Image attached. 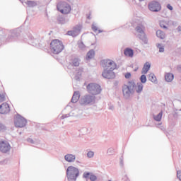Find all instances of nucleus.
I'll return each mask as SVG.
<instances>
[{
	"instance_id": "obj_1",
	"label": "nucleus",
	"mask_w": 181,
	"mask_h": 181,
	"mask_svg": "<svg viewBox=\"0 0 181 181\" xmlns=\"http://www.w3.org/2000/svg\"><path fill=\"white\" fill-rule=\"evenodd\" d=\"M50 50L53 54H59L64 50V45L60 40H53L49 45Z\"/></svg>"
},
{
	"instance_id": "obj_2",
	"label": "nucleus",
	"mask_w": 181,
	"mask_h": 181,
	"mask_svg": "<svg viewBox=\"0 0 181 181\" xmlns=\"http://www.w3.org/2000/svg\"><path fill=\"white\" fill-rule=\"evenodd\" d=\"M57 9L64 15H67L71 12V6L66 2L58 3L57 5Z\"/></svg>"
},
{
	"instance_id": "obj_3",
	"label": "nucleus",
	"mask_w": 181,
	"mask_h": 181,
	"mask_svg": "<svg viewBox=\"0 0 181 181\" xmlns=\"http://www.w3.org/2000/svg\"><path fill=\"white\" fill-rule=\"evenodd\" d=\"M79 174L78 169L74 166L68 167L66 170V176L69 180H76Z\"/></svg>"
},
{
	"instance_id": "obj_4",
	"label": "nucleus",
	"mask_w": 181,
	"mask_h": 181,
	"mask_svg": "<svg viewBox=\"0 0 181 181\" xmlns=\"http://www.w3.org/2000/svg\"><path fill=\"white\" fill-rule=\"evenodd\" d=\"M86 88L87 91L92 95H98L101 93V86L97 83H89Z\"/></svg>"
},
{
	"instance_id": "obj_5",
	"label": "nucleus",
	"mask_w": 181,
	"mask_h": 181,
	"mask_svg": "<svg viewBox=\"0 0 181 181\" xmlns=\"http://www.w3.org/2000/svg\"><path fill=\"white\" fill-rule=\"evenodd\" d=\"M134 88H135V83L132 81H129L128 83V85H124L123 86V89H122L123 95H125L126 97H129Z\"/></svg>"
},
{
	"instance_id": "obj_6",
	"label": "nucleus",
	"mask_w": 181,
	"mask_h": 181,
	"mask_svg": "<svg viewBox=\"0 0 181 181\" xmlns=\"http://www.w3.org/2000/svg\"><path fill=\"white\" fill-rule=\"evenodd\" d=\"M103 67L105 70H110L111 71H114V70L117 69V64L115 62L111 59H106L103 61Z\"/></svg>"
},
{
	"instance_id": "obj_7",
	"label": "nucleus",
	"mask_w": 181,
	"mask_h": 181,
	"mask_svg": "<svg viewBox=\"0 0 181 181\" xmlns=\"http://www.w3.org/2000/svg\"><path fill=\"white\" fill-rule=\"evenodd\" d=\"M11 151V144L6 140L0 139V152L8 153Z\"/></svg>"
},
{
	"instance_id": "obj_8",
	"label": "nucleus",
	"mask_w": 181,
	"mask_h": 181,
	"mask_svg": "<svg viewBox=\"0 0 181 181\" xmlns=\"http://www.w3.org/2000/svg\"><path fill=\"white\" fill-rule=\"evenodd\" d=\"M148 9L151 12H159L162 9L160 4L156 1H153L148 4Z\"/></svg>"
},
{
	"instance_id": "obj_9",
	"label": "nucleus",
	"mask_w": 181,
	"mask_h": 181,
	"mask_svg": "<svg viewBox=\"0 0 181 181\" xmlns=\"http://www.w3.org/2000/svg\"><path fill=\"white\" fill-rule=\"evenodd\" d=\"M14 124L17 128H23L26 125V119L21 116H17Z\"/></svg>"
},
{
	"instance_id": "obj_10",
	"label": "nucleus",
	"mask_w": 181,
	"mask_h": 181,
	"mask_svg": "<svg viewBox=\"0 0 181 181\" xmlns=\"http://www.w3.org/2000/svg\"><path fill=\"white\" fill-rule=\"evenodd\" d=\"M102 76L105 78H108V79L115 78V73H114V71H111V70L104 69V71L103 72Z\"/></svg>"
},
{
	"instance_id": "obj_11",
	"label": "nucleus",
	"mask_w": 181,
	"mask_h": 181,
	"mask_svg": "<svg viewBox=\"0 0 181 181\" xmlns=\"http://www.w3.org/2000/svg\"><path fill=\"white\" fill-rule=\"evenodd\" d=\"M11 112V107L6 103H2L0 105V114H8Z\"/></svg>"
},
{
	"instance_id": "obj_12",
	"label": "nucleus",
	"mask_w": 181,
	"mask_h": 181,
	"mask_svg": "<svg viewBox=\"0 0 181 181\" xmlns=\"http://www.w3.org/2000/svg\"><path fill=\"white\" fill-rule=\"evenodd\" d=\"M81 30V26L77 25L76 27L74 28L72 30L68 31L67 34L69 36L76 37L78 33H80V31Z\"/></svg>"
},
{
	"instance_id": "obj_13",
	"label": "nucleus",
	"mask_w": 181,
	"mask_h": 181,
	"mask_svg": "<svg viewBox=\"0 0 181 181\" xmlns=\"http://www.w3.org/2000/svg\"><path fill=\"white\" fill-rule=\"evenodd\" d=\"M95 97L93 95H88L85 96L83 99V104H90V103H92L93 100H95Z\"/></svg>"
},
{
	"instance_id": "obj_14",
	"label": "nucleus",
	"mask_w": 181,
	"mask_h": 181,
	"mask_svg": "<svg viewBox=\"0 0 181 181\" xmlns=\"http://www.w3.org/2000/svg\"><path fill=\"white\" fill-rule=\"evenodd\" d=\"M151 69V63L146 62L143 66V69L141 70V74H146L148 71V70Z\"/></svg>"
},
{
	"instance_id": "obj_15",
	"label": "nucleus",
	"mask_w": 181,
	"mask_h": 181,
	"mask_svg": "<svg viewBox=\"0 0 181 181\" xmlns=\"http://www.w3.org/2000/svg\"><path fill=\"white\" fill-rule=\"evenodd\" d=\"M124 53L127 57H134V50L131 48H126Z\"/></svg>"
},
{
	"instance_id": "obj_16",
	"label": "nucleus",
	"mask_w": 181,
	"mask_h": 181,
	"mask_svg": "<svg viewBox=\"0 0 181 181\" xmlns=\"http://www.w3.org/2000/svg\"><path fill=\"white\" fill-rule=\"evenodd\" d=\"M83 177L88 179L89 177L90 180L95 181L97 180V177L94 175H90V173H84Z\"/></svg>"
},
{
	"instance_id": "obj_17",
	"label": "nucleus",
	"mask_w": 181,
	"mask_h": 181,
	"mask_svg": "<svg viewBox=\"0 0 181 181\" xmlns=\"http://www.w3.org/2000/svg\"><path fill=\"white\" fill-rule=\"evenodd\" d=\"M64 158L66 162H74V160H76V156L72 154H67Z\"/></svg>"
},
{
	"instance_id": "obj_18",
	"label": "nucleus",
	"mask_w": 181,
	"mask_h": 181,
	"mask_svg": "<svg viewBox=\"0 0 181 181\" xmlns=\"http://www.w3.org/2000/svg\"><path fill=\"white\" fill-rule=\"evenodd\" d=\"M80 100V93L78 92H75L73 95L71 101L72 103H77Z\"/></svg>"
},
{
	"instance_id": "obj_19",
	"label": "nucleus",
	"mask_w": 181,
	"mask_h": 181,
	"mask_svg": "<svg viewBox=\"0 0 181 181\" xmlns=\"http://www.w3.org/2000/svg\"><path fill=\"white\" fill-rule=\"evenodd\" d=\"M165 81H168V83H170V81H173L174 76L173 74L168 73L165 76Z\"/></svg>"
},
{
	"instance_id": "obj_20",
	"label": "nucleus",
	"mask_w": 181,
	"mask_h": 181,
	"mask_svg": "<svg viewBox=\"0 0 181 181\" xmlns=\"http://www.w3.org/2000/svg\"><path fill=\"white\" fill-rule=\"evenodd\" d=\"M135 90L136 93H141L142 90H144V84L138 83L137 85L135 86Z\"/></svg>"
},
{
	"instance_id": "obj_21",
	"label": "nucleus",
	"mask_w": 181,
	"mask_h": 181,
	"mask_svg": "<svg viewBox=\"0 0 181 181\" xmlns=\"http://www.w3.org/2000/svg\"><path fill=\"white\" fill-rule=\"evenodd\" d=\"M95 54V52H94V50L91 49L90 50L86 55V59L87 60H90V59H93V57H94Z\"/></svg>"
},
{
	"instance_id": "obj_22",
	"label": "nucleus",
	"mask_w": 181,
	"mask_h": 181,
	"mask_svg": "<svg viewBox=\"0 0 181 181\" xmlns=\"http://www.w3.org/2000/svg\"><path fill=\"white\" fill-rule=\"evenodd\" d=\"M8 99V96L6 95V93L5 92L0 93V104L1 103H4V101H6Z\"/></svg>"
},
{
	"instance_id": "obj_23",
	"label": "nucleus",
	"mask_w": 181,
	"mask_h": 181,
	"mask_svg": "<svg viewBox=\"0 0 181 181\" xmlns=\"http://www.w3.org/2000/svg\"><path fill=\"white\" fill-rule=\"evenodd\" d=\"M148 80L151 81V83H156V76L153 74H150L148 75Z\"/></svg>"
},
{
	"instance_id": "obj_24",
	"label": "nucleus",
	"mask_w": 181,
	"mask_h": 181,
	"mask_svg": "<svg viewBox=\"0 0 181 181\" xmlns=\"http://www.w3.org/2000/svg\"><path fill=\"white\" fill-rule=\"evenodd\" d=\"M156 35L158 37H160V39H165V33L162 30H158L156 32Z\"/></svg>"
},
{
	"instance_id": "obj_25",
	"label": "nucleus",
	"mask_w": 181,
	"mask_h": 181,
	"mask_svg": "<svg viewBox=\"0 0 181 181\" xmlns=\"http://www.w3.org/2000/svg\"><path fill=\"white\" fill-rule=\"evenodd\" d=\"M144 29H145V28L143 25H139L136 28V30L139 33H143L144 34Z\"/></svg>"
},
{
	"instance_id": "obj_26",
	"label": "nucleus",
	"mask_w": 181,
	"mask_h": 181,
	"mask_svg": "<svg viewBox=\"0 0 181 181\" xmlns=\"http://www.w3.org/2000/svg\"><path fill=\"white\" fill-rule=\"evenodd\" d=\"M163 112H160L158 115H157L156 116L154 117V119L155 121H160L162 119V115H163Z\"/></svg>"
},
{
	"instance_id": "obj_27",
	"label": "nucleus",
	"mask_w": 181,
	"mask_h": 181,
	"mask_svg": "<svg viewBox=\"0 0 181 181\" xmlns=\"http://www.w3.org/2000/svg\"><path fill=\"white\" fill-rule=\"evenodd\" d=\"M72 64L73 66H75V67L80 66V62L78 61V59L77 58L74 59L72 61Z\"/></svg>"
},
{
	"instance_id": "obj_28",
	"label": "nucleus",
	"mask_w": 181,
	"mask_h": 181,
	"mask_svg": "<svg viewBox=\"0 0 181 181\" xmlns=\"http://www.w3.org/2000/svg\"><path fill=\"white\" fill-rule=\"evenodd\" d=\"M140 81L143 84H145V83H146V76H145V74H143V75L141 76Z\"/></svg>"
},
{
	"instance_id": "obj_29",
	"label": "nucleus",
	"mask_w": 181,
	"mask_h": 181,
	"mask_svg": "<svg viewBox=\"0 0 181 181\" xmlns=\"http://www.w3.org/2000/svg\"><path fill=\"white\" fill-rule=\"evenodd\" d=\"M158 49H159V52H160L162 53V52H165V49H164L163 47L160 46V44H158Z\"/></svg>"
},
{
	"instance_id": "obj_30",
	"label": "nucleus",
	"mask_w": 181,
	"mask_h": 181,
	"mask_svg": "<svg viewBox=\"0 0 181 181\" xmlns=\"http://www.w3.org/2000/svg\"><path fill=\"white\" fill-rule=\"evenodd\" d=\"M160 26L163 28V29H166V25H165V21L160 22Z\"/></svg>"
},
{
	"instance_id": "obj_31",
	"label": "nucleus",
	"mask_w": 181,
	"mask_h": 181,
	"mask_svg": "<svg viewBox=\"0 0 181 181\" xmlns=\"http://www.w3.org/2000/svg\"><path fill=\"white\" fill-rule=\"evenodd\" d=\"M93 156H94V152H93V151H89V152L88 153V158H93Z\"/></svg>"
},
{
	"instance_id": "obj_32",
	"label": "nucleus",
	"mask_w": 181,
	"mask_h": 181,
	"mask_svg": "<svg viewBox=\"0 0 181 181\" xmlns=\"http://www.w3.org/2000/svg\"><path fill=\"white\" fill-rule=\"evenodd\" d=\"M6 127L4 126V124H0V131H5Z\"/></svg>"
},
{
	"instance_id": "obj_33",
	"label": "nucleus",
	"mask_w": 181,
	"mask_h": 181,
	"mask_svg": "<svg viewBox=\"0 0 181 181\" xmlns=\"http://www.w3.org/2000/svg\"><path fill=\"white\" fill-rule=\"evenodd\" d=\"M125 78H131V73L127 72V73L125 74Z\"/></svg>"
},
{
	"instance_id": "obj_34",
	"label": "nucleus",
	"mask_w": 181,
	"mask_h": 181,
	"mask_svg": "<svg viewBox=\"0 0 181 181\" xmlns=\"http://www.w3.org/2000/svg\"><path fill=\"white\" fill-rule=\"evenodd\" d=\"M167 8H168V9H169L170 11H173V7L170 4H168V5H167Z\"/></svg>"
},
{
	"instance_id": "obj_35",
	"label": "nucleus",
	"mask_w": 181,
	"mask_h": 181,
	"mask_svg": "<svg viewBox=\"0 0 181 181\" xmlns=\"http://www.w3.org/2000/svg\"><path fill=\"white\" fill-rule=\"evenodd\" d=\"M92 29H93V32H97V30H98L97 27H95V26H93Z\"/></svg>"
},
{
	"instance_id": "obj_36",
	"label": "nucleus",
	"mask_w": 181,
	"mask_h": 181,
	"mask_svg": "<svg viewBox=\"0 0 181 181\" xmlns=\"http://www.w3.org/2000/svg\"><path fill=\"white\" fill-rule=\"evenodd\" d=\"M33 4H35V3H33V2H32V1H28V5H29L30 6L31 5H33Z\"/></svg>"
},
{
	"instance_id": "obj_37",
	"label": "nucleus",
	"mask_w": 181,
	"mask_h": 181,
	"mask_svg": "<svg viewBox=\"0 0 181 181\" xmlns=\"http://www.w3.org/2000/svg\"><path fill=\"white\" fill-rule=\"evenodd\" d=\"M177 30H178V32H181V27L180 26L177 28Z\"/></svg>"
}]
</instances>
